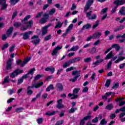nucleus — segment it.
<instances>
[{
	"instance_id": "13",
	"label": "nucleus",
	"mask_w": 125,
	"mask_h": 125,
	"mask_svg": "<svg viewBox=\"0 0 125 125\" xmlns=\"http://www.w3.org/2000/svg\"><path fill=\"white\" fill-rule=\"evenodd\" d=\"M101 35L102 33L101 32H96L94 34H93V40H96L97 39H99L100 37H101Z\"/></svg>"
},
{
	"instance_id": "2",
	"label": "nucleus",
	"mask_w": 125,
	"mask_h": 125,
	"mask_svg": "<svg viewBox=\"0 0 125 125\" xmlns=\"http://www.w3.org/2000/svg\"><path fill=\"white\" fill-rule=\"evenodd\" d=\"M93 0H88L84 8V12L85 13L86 17L89 20H90L89 18H90V16H91L92 11H90L89 12H87V10L90 8V6L93 4Z\"/></svg>"
},
{
	"instance_id": "39",
	"label": "nucleus",
	"mask_w": 125,
	"mask_h": 125,
	"mask_svg": "<svg viewBox=\"0 0 125 125\" xmlns=\"http://www.w3.org/2000/svg\"><path fill=\"white\" fill-rule=\"evenodd\" d=\"M80 73H81V71H74L72 72V76H79L80 77Z\"/></svg>"
},
{
	"instance_id": "63",
	"label": "nucleus",
	"mask_w": 125,
	"mask_h": 125,
	"mask_svg": "<svg viewBox=\"0 0 125 125\" xmlns=\"http://www.w3.org/2000/svg\"><path fill=\"white\" fill-rule=\"evenodd\" d=\"M111 32L108 30H106L104 32V37H107L108 35H110Z\"/></svg>"
},
{
	"instance_id": "34",
	"label": "nucleus",
	"mask_w": 125,
	"mask_h": 125,
	"mask_svg": "<svg viewBox=\"0 0 125 125\" xmlns=\"http://www.w3.org/2000/svg\"><path fill=\"white\" fill-rule=\"evenodd\" d=\"M20 0H10L11 5H15Z\"/></svg>"
},
{
	"instance_id": "12",
	"label": "nucleus",
	"mask_w": 125,
	"mask_h": 125,
	"mask_svg": "<svg viewBox=\"0 0 125 125\" xmlns=\"http://www.w3.org/2000/svg\"><path fill=\"white\" fill-rule=\"evenodd\" d=\"M0 4L2 5L1 9L4 10L7 7V4H6V0H0Z\"/></svg>"
},
{
	"instance_id": "16",
	"label": "nucleus",
	"mask_w": 125,
	"mask_h": 125,
	"mask_svg": "<svg viewBox=\"0 0 125 125\" xmlns=\"http://www.w3.org/2000/svg\"><path fill=\"white\" fill-rule=\"evenodd\" d=\"M79 48H80L79 45L73 46L70 49L67 50V52H70V51H77Z\"/></svg>"
},
{
	"instance_id": "23",
	"label": "nucleus",
	"mask_w": 125,
	"mask_h": 125,
	"mask_svg": "<svg viewBox=\"0 0 125 125\" xmlns=\"http://www.w3.org/2000/svg\"><path fill=\"white\" fill-rule=\"evenodd\" d=\"M113 56V52L111 51L106 55V57L104 58V60L111 59Z\"/></svg>"
},
{
	"instance_id": "56",
	"label": "nucleus",
	"mask_w": 125,
	"mask_h": 125,
	"mask_svg": "<svg viewBox=\"0 0 125 125\" xmlns=\"http://www.w3.org/2000/svg\"><path fill=\"white\" fill-rule=\"evenodd\" d=\"M92 123H93L94 124L98 123V117H96L94 119H93L92 121Z\"/></svg>"
},
{
	"instance_id": "36",
	"label": "nucleus",
	"mask_w": 125,
	"mask_h": 125,
	"mask_svg": "<svg viewBox=\"0 0 125 125\" xmlns=\"http://www.w3.org/2000/svg\"><path fill=\"white\" fill-rule=\"evenodd\" d=\"M110 83H111V80L108 79L106 80V82L105 83V84H104V86L106 87H109V86H110Z\"/></svg>"
},
{
	"instance_id": "21",
	"label": "nucleus",
	"mask_w": 125,
	"mask_h": 125,
	"mask_svg": "<svg viewBox=\"0 0 125 125\" xmlns=\"http://www.w3.org/2000/svg\"><path fill=\"white\" fill-rule=\"evenodd\" d=\"M88 51L90 54H94V53H96V52H97L96 48L94 47L92 48L91 49H88Z\"/></svg>"
},
{
	"instance_id": "50",
	"label": "nucleus",
	"mask_w": 125,
	"mask_h": 125,
	"mask_svg": "<svg viewBox=\"0 0 125 125\" xmlns=\"http://www.w3.org/2000/svg\"><path fill=\"white\" fill-rule=\"evenodd\" d=\"M8 46H9V44L8 43L4 44L2 47V50H4V49H6V48H7Z\"/></svg>"
},
{
	"instance_id": "3",
	"label": "nucleus",
	"mask_w": 125,
	"mask_h": 125,
	"mask_svg": "<svg viewBox=\"0 0 125 125\" xmlns=\"http://www.w3.org/2000/svg\"><path fill=\"white\" fill-rule=\"evenodd\" d=\"M43 84V82H41L37 83H32L31 86L27 87V95H31L33 94V90H31V88H39L40 86H42Z\"/></svg>"
},
{
	"instance_id": "48",
	"label": "nucleus",
	"mask_w": 125,
	"mask_h": 125,
	"mask_svg": "<svg viewBox=\"0 0 125 125\" xmlns=\"http://www.w3.org/2000/svg\"><path fill=\"white\" fill-rule=\"evenodd\" d=\"M80 88H75L73 91V94H76L78 93V92H79V91H80Z\"/></svg>"
},
{
	"instance_id": "30",
	"label": "nucleus",
	"mask_w": 125,
	"mask_h": 125,
	"mask_svg": "<svg viewBox=\"0 0 125 125\" xmlns=\"http://www.w3.org/2000/svg\"><path fill=\"white\" fill-rule=\"evenodd\" d=\"M57 113V111H53V112H50V111H48L45 113V115L46 116H53V115H55Z\"/></svg>"
},
{
	"instance_id": "25",
	"label": "nucleus",
	"mask_w": 125,
	"mask_h": 125,
	"mask_svg": "<svg viewBox=\"0 0 125 125\" xmlns=\"http://www.w3.org/2000/svg\"><path fill=\"white\" fill-rule=\"evenodd\" d=\"M91 28V25L89 23H87L86 24L83 26L82 30H87Z\"/></svg>"
},
{
	"instance_id": "47",
	"label": "nucleus",
	"mask_w": 125,
	"mask_h": 125,
	"mask_svg": "<svg viewBox=\"0 0 125 125\" xmlns=\"http://www.w3.org/2000/svg\"><path fill=\"white\" fill-rule=\"evenodd\" d=\"M98 25H99V21H97L95 24L93 25V29H95V28L98 26Z\"/></svg>"
},
{
	"instance_id": "59",
	"label": "nucleus",
	"mask_w": 125,
	"mask_h": 125,
	"mask_svg": "<svg viewBox=\"0 0 125 125\" xmlns=\"http://www.w3.org/2000/svg\"><path fill=\"white\" fill-rule=\"evenodd\" d=\"M95 77H96V74H95V73H93L92 74V76H91V79L92 81L95 80Z\"/></svg>"
},
{
	"instance_id": "38",
	"label": "nucleus",
	"mask_w": 125,
	"mask_h": 125,
	"mask_svg": "<svg viewBox=\"0 0 125 125\" xmlns=\"http://www.w3.org/2000/svg\"><path fill=\"white\" fill-rule=\"evenodd\" d=\"M48 18H42L40 21V22L41 24H44V23H46V21L47 20Z\"/></svg>"
},
{
	"instance_id": "46",
	"label": "nucleus",
	"mask_w": 125,
	"mask_h": 125,
	"mask_svg": "<svg viewBox=\"0 0 125 125\" xmlns=\"http://www.w3.org/2000/svg\"><path fill=\"white\" fill-rule=\"evenodd\" d=\"M23 110H24V108H23V107H19L16 109V112L17 113H21V112H22Z\"/></svg>"
},
{
	"instance_id": "24",
	"label": "nucleus",
	"mask_w": 125,
	"mask_h": 125,
	"mask_svg": "<svg viewBox=\"0 0 125 125\" xmlns=\"http://www.w3.org/2000/svg\"><path fill=\"white\" fill-rule=\"evenodd\" d=\"M48 29L47 28L45 27V26L42 27V36H44V35H46L47 34Z\"/></svg>"
},
{
	"instance_id": "15",
	"label": "nucleus",
	"mask_w": 125,
	"mask_h": 125,
	"mask_svg": "<svg viewBox=\"0 0 125 125\" xmlns=\"http://www.w3.org/2000/svg\"><path fill=\"white\" fill-rule=\"evenodd\" d=\"M88 119H91V116H87L83 119V120H81L80 121V125H84L85 124V121H87Z\"/></svg>"
},
{
	"instance_id": "10",
	"label": "nucleus",
	"mask_w": 125,
	"mask_h": 125,
	"mask_svg": "<svg viewBox=\"0 0 125 125\" xmlns=\"http://www.w3.org/2000/svg\"><path fill=\"white\" fill-rule=\"evenodd\" d=\"M57 103L58 104L57 105V108L58 109H63V108H64V104H62V99H60L59 100L57 101Z\"/></svg>"
},
{
	"instance_id": "52",
	"label": "nucleus",
	"mask_w": 125,
	"mask_h": 125,
	"mask_svg": "<svg viewBox=\"0 0 125 125\" xmlns=\"http://www.w3.org/2000/svg\"><path fill=\"white\" fill-rule=\"evenodd\" d=\"M97 17V15H96V14H94L92 15V16L90 17V18H89L90 20H93L94 19H96Z\"/></svg>"
},
{
	"instance_id": "57",
	"label": "nucleus",
	"mask_w": 125,
	"mask_h": 125,
	"mask_svg": "<svg viewBox=\"0 0 125 125\" xmlns=\"http://www.w3.org/2000/svg\"><path fill=\"white\" fill-rule=\"evenodd\" d=\"M112 66V62L110 61L107 64V69H109Z\"/></svg>"
},
{
	"instance_id": "62",
	"label": "nucleus",
	"mask_w": 125,
	"mask_h": 125,
	"mask_svg": "<svg viewBox=\"0 0 125 125\" xmlns=\"http://www.w3.org/2000/svg\"><path fill=\"white\" fill-rule=\"evenodd\" d=\"M15 48V46L13 45L9 48V52H12V51H14V49Z\"/></svg>"
},
{
	"instance_id": "42",
	"label": "nucleus",
	"mask_w": 125,
	"mask_h": 125,
	"mask_svg": "<svg viewBox=\"0 0 125 125\" xmlns=\"http://www.w3.org/2000/svg\"><path fill=\"white\" fill-rule=\"evenodd\" d=\"M51 39V35H48L47 36L44 37V41L45 42H46L47 41H49V40Z\"/></svg>"
},
{
	"instance_id": "58",
	"label": "nucleus",
	"mask_w": 125,
	"mask_h": 125,
	"mask_svg": "<svg viewBox=\"0 0 125 125\" xmlns=\"http://www.w3.org/2000/svg\"><path fill=\"white\" fill-rule=\"evenodd\" d=\"M79 75L76 76L73 79H71L70 81H71V82H73V83H74V82H76L77 80H78V78H79Z\"/></svg>"
},
{
	"instance_id": "19",
	"label": "nucleus",
	"mask_w": 125,
	"mask_h": 125,
	"mask_svg": "<svg viewBox=\"0 0 125 125\" xmlns=\"http://www.w3.org/2000/svg\"><path fill=\"white\" fill-rule=\"evenodd\" d=\"M56 87L59 91L63 90V85L60 83H58L56 85Z\"/></svg>"
},
{
	"instance_id": "41",
	"label": "nucleus",
	"mask_w": 125,
	"mask_h": 125,
	"mask_svg": "<svg viewBox=\"0 0 125 125\" xmlns=\"http://www.w3.org/2000/svg\"><path fill=\"white\" fill-rule=\"evenodd\" d=\"M119 86H120V83H117L114 84H113V86H112V88L113 89H117V88H118Z\"/></svg>"
},
{
	"instance_id": "44",
	"label": "nucleus",
	"mask_w": 125,
	"mask_h": 125,
	"mask_svg": "<svg viewBox=\"0 0 125 125\" xmlns=\"http://www.w3.org/2000/svg\"><path fill=\"white\" fill-rule=\"evenodd\" d=\"M100 125H107V121L105 120V119H103L101 121Z\"/></svg>"
},
{
	"instance_id": "31",
	"label": "nucleus",
	"mask_w": 125,
	"mask_h": 125,
	"mask_svg": "<svg viewBox=\"0 0 125 125\" xmlns=\"http://www.w3.org/2000/svg\"><path fill=\"white\" fill-rule=\"evenodd\" d=\"M71 64V62L69 61V62H65L63 65V68H67V67H69L70 65Z\"/></svg>"
},
{
	"instance_id": "28",
	"label": "nucleus",
	"mask_w": 125,
	"mask_h": 125,
	"mask_svg": "<svg viewBox=\"0 0 125 125\" xmlns=\"http://www.w3.org/2000/svg\"><path fill=\"white\" fill-rule=\"evenodd\" d=\"M113 108H114V107L113 106V104H108L105 107L106 110H108L109 111L112 110V109H113Z\"/></svg>"
},
{
	"instance_id": "33",
	"label": "nucleus",
	"mask_w": 125,
	"mask_h": 125,
	"mask_svg": "<svg viewBox=\"0 0 125 125\" xmlns=\"http://www.w3.org/2000/svg\"><path fill=\"white\" fill-rule=\"evenodd\" d=\"M72 96V97L71 99H76V98H78V95H74V94H71V93H69L68 95V97H71Z\"/></svg>"
},
{
	"instance_id": "8",
	"label": "nucleus",
	"mask_w": 125,
	"mask_h": 125,
	"mask_svg": "<svg viewBox=\"0 0 125 125\" xmlns=\"http://www.w3.org/2000/svg\"><path fill=\"white\" fill-rule=\"evenodd\" d=\"M32 42L37 45V44H39L40 42H41V39L39 38V36L35 35L31 38Z\"/></svg>"
},
{
	"instance_id": "49",
	"label": "nucleus",
	"mask_w": 125,
	"mask_h": 125,
	"mask_svg": "<svg viewBox=\"0 0 125 125\" xmlns=\"http://www.w3.org/2000/svg\"><path fill=\"white\" fill-rule=\"evenodd\" d=\"M8 92L10 95H11L13 93H15V90L14 89H11L8 90Z\"/></svg>"
},
{
	"instance_id": "61",
	"label": "nucleus",
	"mask_w": 125,
	"mask_h": 125,
	"mask_svg": "<svg viewBox=\"0 0 125 125\" xmlns=\"http://www.w3.org/2000/svg\"><path fill=\"white\" fill-rule=\"evenodd\" d=\"M41 77H42L41 75H38L37 76H36L34 80V82H36V81H38V80H39V79H41Z\"/></svg>"
},
{
	"instance_id": "45",
	"label": "nucleus",
	"mask_w": 125,
	"mask_h": 125,
	"mask_svg": "<svg viewBox=\"0 0 125 125\" xmlns=\"http://www.w3.org/2000/svg\"><path fill=\"white\" fill-rule=\"evenodd\" d=\"M5 83H9V76H7L5 77L4 81L2 82V84H4Z\"/></svg>"
},
{
	"instance_id": "17",
	"label": "nucleus",
	"mask_w": 125,
	"mask_h": 125,
	"mask_svg": "<svg viewBox=\"0 0 125 125\" xmlns=\"http://www.w3.org/2000/svg\"><path fill=\"white\" fill-rule=\"evenodd\" d=\"M12 62H11V59H9L7 62L6 69L10 70L11 69V65Z\"/></svg>"
},
{
	"instance_id": "29",
	"label": "nucleus",
	"mask_w": 125,
	"mask_h": 125,
	"mask_svg": "<svg viewBox=\"0 0 125 125\" xmlns=\"http://www.w3.org/2000/svg\"><path fill=\"white\" fill-rule=\"evenodd\" d=\"M121 15H125V7H122L119 11Z\"/></svg>"
},
{
	"instance_id": "1",
	"label": "nucleus",
	"mask_w": 125,
	"mask_h": 125,
	"mask_svg": "<svg viewBox=\"0 0 125 125\" xmlns=\"http://www.w3.org/2000/svg\"><path fill=\"white\" fill-rule=\"evenodd\" d=\"M31 18V16L28 15L26 16L23 20H21V22L23 24H25L27 25L26 26L21 24L20 22H16L14 24V27L16 28H18V27H21V31H26L28 28H31L33 26V21L32 20L28 21V20Z\"/></svg>"
},
{
	"instance_id": "26",
	"label": "nucleus",
	"mask_w": 125,
	"mask_h": 125,
	"mask_svg": "<svg viewBox=\"0 0 125 125\" xmlns=\"http://www.w3.org/2000/svg\"><path fill=\"white\" fill-rule=\"evenodd\" d=\"M112 48H115L117 51H119L121 48V47H120L118 44H114L112 45Z\"/></svg>"
},
{
	"instance_id": "32",
	"label": "nucleus",
	"mask_w": 125,
	"mask_h": 125,
	"mask_svg": "<svg viewBox=\"0 0 125 125\" xmlns=\"http://www.w3.org/2000/svg\"><path fill=\"white\" fill-rule=\"evenodd\" d=\"M73 27L74 24H73V23H71L70 25H69L67 29L66 30V33H70V31L73 29Z\"/></svg>"
},
{
	"instance_id": "7",
	"label": "nucleus",
	"mask_w": 125,
	"mask_h": 125,
	"mask_svg": "<svg viewBox=\"0 0 125 125\" xmlns=\"http://www.w3.org/2000/svg\"><path fill=\"white\" fill-rule=\"evenodd\" d=\"M123 54H124V51H121L119 53L118 55V59L114 62V63H115V64L119 63L121 61H123V60H125V57L122 56Z\"/></svg>"
},
{
	"instance_id": "4",
	"label": "nucleus",
	"mask_w": 125,
	"mask_h": 125,
	"mask_svg": "<svg viewBox=\"0 0 125 125\" xmlns=\"http://www.w3.org/2000/svg\"><path fill=\"white\" fill-rule=\"evenodd\" d=\"M13 30H14V28H13V27H10L7 31L6 34H3L2 35V40L5 41L7 38L10 37L12 34V32H13Z\"/></svg>"
},
{
	"instance_id": "5",
	"label": "nucleus",
	"mask_w": 125,
	"mask_h": 125,
	"mask_svg": "<svg viewBox=\"0 0 125 125\" xmlns=\"http://www.w3.org/2000/svg\"><path fill=\"white\" fill-rule=\"evenodd\" d=\"M114 4H116V6L113 8L112 10V13H115L116 12V10L117 9V7L119 6V4L120 5H122V4H124L125 3V0H115L113 2Z\"/></svg>"
},
{
	"instance_id": "11",
	"label": "nucleus",
	"mask_w": 125,
	"mask_h": 125,
	"mask_svg": "<svg viewBox=\"0 0 125 125\" xmlns=\"http://www.w3.org/2000/svg\"><path fill=\"white\" fill-rule=\"evenodd\" d=\"M36 71V68H33L31 69L28 72V74H26L25 76H27V78H29L30 76H31L30 80H32L33 79V74H34V72Z\"/></svg>"
},
{
	"instance_id": "9",
	"label": "nucleus",
	"mask_w": 125,
	"mask_h": 125,
	"mask_svg": "<svg viewBox=\"0 0 125 125\" xmlns=\"http://www.w3.org/2000/svg\"><path fill=\"white\" fill-rule=\"evenodd\" d=\"M62 49V46H57L56 48H55L52 51V55L54 56L55 55H57V53H58V50H60V49Z\"/></svg>"
},
{
	"instance_id": "40",
	"label": "nucleus",
	"mask_w": 125,
	"mask_h": 125,
	"mask_svg": "<svg viewBox=\"0 0 125 125\" xmlns=\"http://www.w3.org/2000/svg\"><path fill=\"white\" fill-rule=\"evenodd\" d=\"M56 11V10L55 9L52 8L49 12V15H53V14H54V13H55Z\"/></svg>"
},
{
	"instance_id": "43",
	"label": "nucleus",
	"mask_w": 125,
	"mask_h": 125,
	"mask_svg": "<svg viewBox=\"0 0 125 125\" xmlns=\"http://www.w3.org/2000/svg\"><path fill=\"white\" fill-rule=\"evenodd\" d=\"M42 122H43V119L42 118H40L37 119V123L39 125L42 124Z\"/></svg>"
},
{
	"instance_id": "54",
	"label": "nucleus",
	"mask_w": 125,
	"mask_h": 125,
	"mask_svg": "<svg viewBox=\"0 0 125 125\" xmlns=\"http://www.w3.org/2000/svg\"><path fill=\"white\" fill-rule=\"evenodd\" d=\"M107 10H108V8L103 9L101 12V14L103 15L104 13H106L107 12Z\"/></svg>"
},
{
	"instance_id": "53",
	"label": "nucleus",
	"mask_w": 125,
	"mask_h": 125,
	"mask_svg": "<svg viewBox=\"0 0 125 125\" xmlns=\"http://www.w3.org/2000/svg\"><path fill=\"white\" fill-rule=\"evenodd\" d=\"M63 123H64V121L63 120L59 121L56 123L55 125H63Z\"/></svg>"
},
{
	"instance_id": "27",
	"label": "nucleus",
	"mask_w": 125,
	"mask_h": 125,
	"mask_svg": "<svg viewBox=\"0 0 125 125\" xmlns=\"http://www.w3.org/2000/svg\"><path fill=\"white\" fill-rule=\"evenodd\" d=\"M62 25H63V22L61 23V21H58L55 26V29H57V28H61V27H62Z\"/></svg>"
},
{
	"instance_id": "51",
	"label": "nucleus",
	"mask_w": 125,
	"mask_h": 125,
	"mask_svg": "<svg viewBox=\"0 0 125 125\" xmlns=\"http://www.w3.org/2000/svg\"><path fill=\"white\" fill-rule=\"evenodd\" d=\"M75 69H76V68H74V67L71 66L66 69V72H70V71H73V70H75Z\"/></svg>"
},
{
	"instance_id": "60",
	"label": "nucleus",
	"mask_w": 125,
	"mask_h": 125,
	"mask_svg": "<svg viewBox=\"0 0 125 125\" xmlns=\"http://www.w3.org/2000/svg\"><path fill=\"white\" fill-rule=\"evenodd\" d=\"M125 101H121V102H119V106L120 107H122V106H124V105H125Z\"/></svg>"
},
{
	"instance_id": "18",
	"label": "nucleus",
	"mask_w": 125,
	"mask_h": 125,
	"mask_svg": "<svg viewBox=\"0 0 125 125\" xmlns=\"http://www.w3.org/2000/svg\"><path fill=\"white\" fill-rule=\"evenodd\" d=\"M45 71L46 72L50 71L51 73H52V74H53V73H54L55 71V68L52 67H46L45 68Z\"/></svg>"
},
{
	"instance_id": "14",
	"label": "nucleus",
	"mask_w": 125,
	"mask_h": 125,
	"mask_svg": "<svg viewBox=\"0 0 125 125\" xmlns=\"http://www.w3.org/2000/svg\"><path fill=\"white\" fill-rule=\"evenodd\" d=\"M32 34H33V32L32 31L24 33L23 35V40H28V39H29V35H32Z\"/></svg>"
},
{
	"instance_id": "64",
	"label": "nucleus",
	"mask_w": 125,
	"mask_h": 125,
	"mask_svg": "<svg viewBox=\"0 0 125 125\" xmlns=\"http://www.w3.org/2000/svg\"><path fill=\"white\" fill-rule=\"evenodd\" d=\"M75 9H77V6H76V4H73L71 7V10H75Z\"/></svg>"
},
{
	"instance_id": "20",
	"label": "nucleus",
	"mask_w": 125,
	"mask_h": 125,
	"mask_svg": "<svg viewBox=\"0 0 125 125\" xmlns=\"http://www.w3.org/2000/svg\"><path fill=\"white\" fill-rule=\"evenodd\" d=\"M27 75H24L21 78L19 79L18 80V84H21V83H23V82L24 81V79H27Z\"/></svg>"
},
{
	"instance_id": "22",
	"label": "nucleus",
	"mask_w": 125,
	"mask_h": 125,
	"mask_svg": "<svg viewBox=\"0 0 125 125\" xmlns=\"http://www.w3.org/2000/svg\"><path fill=\"white\" fill-rule=\"evenodd\" d=\"M31 58L29 57L27 59H25L23 62L21 64V67H24V66L25 65V64H27V63H28V62H29V61H30V60H31Z\"/></svg>"
},
{
	"instance_id": "35",
	"label": "nucleus",
	"mask_w": 125,
	"mask_h": 125,
	"mask_svg": "<svg viewBox=\"0 0 125 125\" xmlns=\"http://www.w3.org/2000/svg\"><path fill=\"white\" fill-rule=\"evenodd\" d=\"M92 60V59H91L90 57H89L84 59L83 61L85 63H89V62H91Z\"/></svg>"
},
{
	"instance_id": "55",
	"label": "nucleus",
	"mask_w": 125,
	"mask_h": 125,
	"mask_svg": "<svg viewBox=\"0 0 125 125\" xmlns=\"http://www.w3.org/2000/svg\"><path fill=\"white\" fill-rule=\"evenodd\" d=\"M119 67L120 69H125V63H121L119 65Z\"/></svg>"
},
{
	"instance_id": "37",
	"label": "nucleus",
	"mask_w": 125,
	"mask_h": 125,
	"mask_svg": "<svg viewBox=\"0 0 125 125\" xmlns=\"http://www.w3.org/2000/svg\"><path fill=\"white\" fill-rule=\"evenodd\" d=\"M77 110H78V108L72 107L70 110H68V113L70 114L72 113H75V111H77Z\"/></svg>"
},
{
	"instance_id": "6",
	"label": "nucleus",
	"mask_w": 125,
	"mask_h": 125,
	"mask_svg": "<svg viewBox=\"0 0 125 125\" xmlns=\"http://www.w3.org/2000/svg\"><path fill=\"white\" fill-rule=\"evenodd\" d=\"M21 73H23V70L18 69L12 72L10 74V77L11 78V79H14V78H16V77H17L19 74H21Z\"/></svg>"
}]
</instances>
